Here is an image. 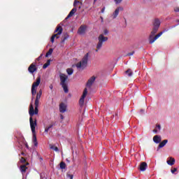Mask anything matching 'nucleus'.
<instances>
[{"instance_id": "obj_1", "label": "nucleus", "mask_w": 179, "mask_h": 179, "mask_svg": "<svg viewBox=\"0 0 179 179\" xmlns=\"http://www.w3.org/2000/svg\"><path fill=\"white\" fill-rule=\"evenodd\" d=\"M152 26V30L148 38L150 44H153V43H155V41L157 40V38H159V37H160L163 33L167 31V30H164L156 35V33L159 31V27H160V20H159V18H157L154 20Z\"/></svg>"}, {"instance_id": "obj_2", "label": "nucleus", "mask_w": 179, "mask_h": 179, "mask_svg": "<svg viewBox=\"0 0 179 179\" xmlns=\"http://www.w3.org/2000/svg\"><path fill=\"white\" fill-rule=\"evenodd\" d=\"M29 124L30 127L31 129V132H36V127H37V120L34 119L33 120V116L37 115L38 114V112L36 113V109H34V107L33 106V104H30L29 106Z\"/></svg>"}, {"instance_id": "obj_3", "label": "nucleus", "mask_w": 179, "mask_h": 179, "mask_svg": "<svg viewBox=\"0 0 179 179\" xmlns=\"http://www.w3.org/2000/svg\"><path fill=\"white\" fill-rule=\"evenodd\" d=\"M60 85L63 88L64 93H69V89H68V76L61 73L59 74Z\"/></svg>"}, {"instance_id": "obj_4", "label": "nucleus", "mask_w": 179, "mask_h": 179, "mask_svg": "<svg viewBox=\"0 0 179 179\" xmlns=\"http://www.w3.org/2000/svg\"><path fill=\"white\" fill-rule=\"evenodd\" d=\"M87 62H89V52L85 55L80 62L76 64L78 69H85L87 67Z\"/></svg>"}, {"instance_id": "obj_5", "label": "nucleus", "mask_w": 179, "mask_h": 179, "mask_svg": "<svg viewBox=\"0 0 179 179\" xmlns=\"http://www.w3.org/2000/svg\"><path fill=\"white\" fill-rule=\"evenodd\" d=\"M98 43L96 45V50H95L96 52H99V50L101 49V47H103V43H106V41H108V37L104 36L103 34H100L98 37Z\"/></svg>"}, {"instance_id": "obj_6", "label": "nucleus", "mask_w": 179, "mask_h": 179, "mask_svg": "<svg viewBox=\"0 0 179 179\" xmlns=\"http://www.w3.org/2000/svg\"><path fill=\"white\" fill-rule=\"evenodd\" d=\"M55 33H57L56 34H54L50 39L51 43H54V40H55V38H59V35L62 34V27L58 26L56 27V29L55 30Z\"/></svg>"}, {"instance_id": "obj_7", "label": "nucleus", "mask_w": 179, "mask_h": 179, "mask_svg": "<svg viewBox=\"0 0 179 179\" xmlns=\"http://www.w3.org/2000/svg\"><path fill=\"white\" fill-rule=\"evenodd\" d=\"M41 94H43V90H40L39 92L36 94V98L35 99V109L36 114L38 113V104L40 103V99H41Z\"/></svg>"}, {"instance_id": "obj_8", "label": "nucleus", "mask_w": 179, "mask_h": 179, "mask_svg": "<svg viewBox=\"0 0 179 179\" xmlns=\"http://www.w3.org/2000/svg\"><path fill=\"white\" fill-rule=\"evenodd\" d=\"M86 96H87V88H85L83 90V95L81 96L79 101L80 106H82L83 104H85V99L86 98Z\"/></svg>"}, {"instance_id": "obj_9", "label": "nucleus", "mask_w": 179, "mask_h": 179, "mask_svg": "<svg viewBox=\"0 0 179 179\" xmlns=\"http://www.w3.org/2000/svg\"><path fill=\"white\" fill-rule=\"evenodd\" d=\"M28 71L29 73H34L36 71H37V66H36V64H31L28 68Z\"/></svg>"}, {"instance_id": "obj_10", "label": "nucleus", "mask_w": 179, "mask_h": 179, "mask_svg": "<svg viewBox=\"0 0 179 179\" xmlns=\"http://www.w3.org/2000/svg\"><path fill=\"white\" fill-rule=\"evenodd\" d=\"M94 80H96V76H93L87 80V87H92L93 83H94Z\"/></svg>"}, {"instance_id": "obj_11", "label": "nucleus", "mask_w": 179, "mask_h": 179, "mask_svg": "<svg viewBox=\"0 0 179 179\" xmlns=\"http://www.w3.org/2000/svg\"><path fill=\"white\" fill-rule=\"evenodd\" d=\"M78 34H85L86 33V26L81 25L78 31Z\"/></svg>"}, {"instance_id": "obj_12", "label": "nucleus", "mask_w": 179, "mask_h": 179, "mask_svg": "<svg viewBox=\"0 0 179 179\" xmlns=\"http://www.w3.org/2000/svg\"><path fill=\"white\" fill-rule=\"evenodd\" d=\"M146 169H148V164L146 162H141L139 166L140 171H145Z\"/></svg>"}, {"instance_id": "obj_13", "label": "nucleus", "mask_w": 179, "mask_h": 179, "mask_svg": "<svg viewBox=\"0 0 179 179\" xmlns=\"http://www.w3.org/2000/svg\"><path fill=\"white\" fill-rule=\"evenodd\" d=\"M41 82V78L40 77H38L36 78V81L34 82L33 84H32V88L34 89H36V87H38V85H40V83Z\"/></svg>"}, {"instance_id": "obj_14", "label": "nucleus", "mask_w": 179, "mask_h": 179, "mask_svg": "<svg viewBox=\"0 0 179 179\" xmlns=\"http://www.w3.org/2000/svg\"><path fill=\"white\" fill-rule=\"evenodd\" d=\"M65 111H66V105L64 103H61L59 104V112L64 113Z\"/></svg>"}, {"instance_id": "obj_15", "label": "nucleus", "mask_w": 179, "mask_h": 179, "mask_svg": "<svg viewBox=\"0 0 179 179\" xmlns=\"http://www.w3.org/2000/svg\"><path fill=\"white\" fill-rule=\"evenodd\" d=\"M153 141L155 143H160L162 142V137L160 136L156 135L153 137Z\"/></svg>"}, {"instance_id": "obj_16", "label": "nucleus", "mask_w": 179, "mask_h": 179, "mask_svg": "<svg viewBox=\"0 0 179 179\" xmlns=\"http://www.w3.org/2000/svg\"><path fill=\"white\" fill-rule=\"evenodd\" d=\"M76 8H73L70 13H69V15H67V17H66V19H69V17H72V16H73V15H75V13H76Z\"/></svg>"}, {"instance_id": "obj_17", "label": "nucleus", "mask_w": 179, "mask_h": 179, "mask_svg": "<svg viewBox=\"0 0 179 179\" xmlns=\"http://www.w3.org/2000/svg\"><path fill=\"white\" fill-rule=\"evenodd\" d=\"M167 164L169 166H174V164L176 163V159L173 157H170L169 159L166 161Z\"/></svg>"}, {"instance_id": "obj_18", "label": "nucleus", "mask_w": 179, "mask_h": 179, "mask_svg": "<svg viewBox=\"0 0 179 179\" xmlns=\"http://www.w3.org/2000/svg\"><path fill=\"white\" fill-rule=\"evenodd\" d=\"M32 135H33L34 145V146H37V145H38V143H37V136L36 135V131L32 132Z\"/></svg>"}, {"instance_id": "obj_19", "label": "nucleus", "mask_w": 179, "mask_h": 179, "mask_svg": "<svg viewBox=\"0 0 179 179\" xmlns=\"http://www.w3.org/2000/svg\"><path fill=\"white\" fill-rule=\"evenodd\" d=\"M167 142H169V140H164L162 142H161L158 146L159 148H164L166 145L167 144Z\"/></svg>"}, {"instance_id": "obj_20", "label": "nucleus", "mask_w": 179, "mask_h": 179, "mask_svg": "<svg viewBox=\"0 0 179 179\" xmlns=\"http://www.w3.org/2000/svg\"><path fill=\"white\" fill-rule=\"evenodd\" d=\"M20 170L22 174H24V173H26V170H27V166H26V165H24V164L21 165Z\"/></svg>"}, {"instance_id": "obj_21", "label": "nucleus", "mask_w": 179, "mask_h": 179, "mask_svg": "<svg viewBox=\"0 0 179 179\" xmlns=\"http://www.w3.org/2000/svg\"><path fill=\"white\" fill-rule=\"evenodd\" d=\"M118 13H120V8H116L113 13V19H115L118 16Z\"/></svg>"}, {"instance_id": "obj_22", "label": "nucleus", "mask_w": 179, "mask_h": 179, "mask_svg": "<svg viewBox=\"0 0 179 179\" xmlns=\"http://www.w3.org/2000/svg\"><path fill=\"white\" fill-rule=\"evenodd\" d=\"M51 62V60L48 59L45 64H43V69H46V68H48L50 66V64Z\"/></svg>"}, {"instance_id": "obj_23", "label": "nucleus", "mask_w": 179, "mask_h": 179, "mask_svg": "<svg viewBox=\"0 0 179 179\" xmlns=\"http://www.w3.org/2000/svg\"><path fill=\"white\" fill-rule=\"evenodd\" d=\"M54 125V123H51L48 127H45V132H48V131H50V129H51V128H52Z\"/></svg>"}, {"instance_id": "obj_24", "label": "nucleus", "mask_w": 179, "mask_h": 179, "mask_svg": "<svg viewBox=\"0 0 179 179\" xmlns=\"http://www.w3.org/2000/svg\"><path fill=\"white\" fill-rule=\"evenodd\" d=\"M66 164H65V162H62L60 163V169H62V170H64L66 169Z\"/></svg>"}, {"instance_id": "obj_25", "label": "nucleus", "mask_w": 179, "mask_h": 179, "mask_svg": "<svg viewBox=\"0 0 179 179\" xmlns=\"http://www.w3.org/2000/svg\"><path fill=\"white\" fill-rule=\"evenodd\" d=\"M69 37V35L67 34H66L64 36V38H63V39L62 40L61 43H65V41H66V40H68Z\"/></svg>"}, {"instance_id": "obj_26", "label": "nucleus", "mask_w": 179, "mask_h": 179, "mask_svg": "<svg viewBox=\"0 0 179 179\" xmlns=\"http://www.w3.org/2000/svg\"><path fill=\"white\" fill-rule=\"evenodd\" d=\"M36 93H37V89L31 87V94H32V96H36Z\"/></svg>"}, {"instance_id": "obj_27", "label": "nucleus", "mask_w": 179, "mask_h": 179, "mask_svg": "<svg viewBox=\"0 0 179 179\" xmlns=\"http://www.w3.org/2000/svg\"><path fill=\"white\" fill-rule=\"evenodd\" d=\"M52 48H50L49 49V50L47 52L46 55H45V57H48L49 55H51L52 54Z\"/></svg>"}, {"instance_id": "obj_28", "label": "nucleus", "mask_w": 179, "mask_h": 179, "mask_svg": "<svg viewBox=\"0 0 179 179\" xmlns=\"http://www.w3.org/2000/svg\"><path fill=\"white\" fill-rule=\"evenodd\" d=\"M66 72L68 75H72L73 73V69H67Z\"/></svg>"}, {"instance_id": "obj_29", "label": "nucleus", "mask_w": 179, "mask_h": 179, "mask_svg": "<svg viewBox=\"0 0 179 179\" xmlns=\"http://www.w3.org/2000/svg\"><path fill=\"white\" fill-rule=\"evenodd\" d=\"M126 73H127V75H128V76H132V70L129 69L127 71H126Z\"/></svg>"}, {"instance_id": "obj_30", "label": "nucleus", "mask_w": 179, "mask_h": 179, "mask_svg": "<svg viewBox=\"0 0 179 179\" xmlns=\"http://www.w3.org/2000/svg\"><path fill=\"white\" fill-rule=\"evenodd\" d=\"M50 149H52V150H55V152H58V150H59L57 147H55L52 145H50Z\"/></svg>"}, {"instance_id": "obj_31", "label": "nucleus", "mask_w": 179, "mask_h": 179, "mask_svg": "<svg viewBox=\"0 0 179 179\" xmlns=\"http://www.w3.org/2000/svg\"><path fill=\"white\" fill-rule=\"evenodd\" d=\"M78 3H80V1H79L78 0H75L74 3H73V6L76 7V5H78Z\"/></svg>"}, {"instance_id": "obj_32", "label": "nucleus", "mask_w": 179, "mask_h": 179, "mask_svg": "<svg viewBox=\"0 0 179 179\" xmlns=\"http://www.w3.org/2000/svg\"><path fill=\"white\" fill-rule=\"evenodd\" d=\"M20 162L21 163H26V159H24V157H22Z\"/></svg>"}, {"instance_id": "obj_33", "label": "nucleus", "mask_w": 179, "mask_h": 179, "mask_svg": "<svg viewBox=\"0 0 179 179\" xmlns=\"http://www.w3.org/2000/svg\"><path fill=\"white\" fill-rule=\"evenodd\" d=\"M172 174H174L176 173V171H177V168H174L173 169L171 170Z\"/></svg>"}, {"instance_id": "obj_34", "label": "nucleus", "mask_w": 179, "mask_h": 179, "mask_svg": "<svg viewBox=\"0 0 179 179\" xmlns=\"http://www.w3.org/2000/svg\"><path fill=\"white\" fill-rule=\"evenodd\" d=\"M103 34H104L105 36H107V34H108V30L104 29V30H103Z\"/></svg>"}, {"instance_id": "obj_35", "label": "nucleus", "mask_w": 179, "mask_h": 179, "mask_svg": "<svg viewBox=\"0 0 179 179\" xmlns=\"http://www.w3.org/2000/svg\"><path fill=\"white\" fill-rule=\"evenodd\" d=\"M135 54V52H131L127 54V56L128 57H131V55H134Z\"/></svg>"}, {"instance_id": "obj_36", "label": "nucleus", "mask_w": 179, "mask_h": 179, "mask_svg": "<svg viewBox=\"0 0 179 179\" xmlns=\"http://www.w3.org/2000/svg\"><path fill=\"white\" fill-rule=\"evenodd\" d=\"M116 3H121L122 2V0H115Z\"/></svg>"}, {"instance_id": "obj_37", "label": "nucleus", "mask_w": 179, "mask_h": 179, "mask_svg": "<svg viewBox=\"0 0 179 179\" xmlns=\"http://www.w3.org/2000/svg\"><path fill=\"white\" fill-rule=\"evenodd\" d=\"M67 177L70 178V179H73V175H68Z\"/></svg>"}, {"instance_id": "obj_38", "label": "nucleus", "mask_w": 179, "mask_h": 179, "mask_svg": "<svg viewBox=\"0 0 179 179\" xmlns=\"http://www.w3.org/2000/svg\"><path fill=\"white\" fill-rule=\"evenodd\" d=\"M175 12H179V7H176L174 9Z\"/></svg>"}, {"instance_id": "obj_39", "label": "nucleus", "mask_w": 179, "mask_h": 179, "mask_svg": "<svg viewBox=\"0 0 179 179\" xmlns=\"http://www.w3.org/2000/svg\"><path fill=\"white\" fill-rule=\"evenodd\" d=\"M104 10H106V8H105V7H103V8L101 9V13H104Z\"/></svg>"}, {"instance_id": "obj_40", "label": "nucleus", "mask_w": 179, "mask_h": 179, "mask_svg": "<svg viewBox=\"0 0 179 179\" xmlns=\"http://www.w3.org/2000/svg\"><path fill=\"white\" fill-rule=\"evenodd\" d=\"M41 57H43V55H41V56H39V57L37 58V61H40V59H41Z\"/></svg>"}, {"instance_id": "obj_41", "label": "nucleus", "mask_w": 179, "mask_h": 179, "mask_svg": "<svg viewBox=\"0 0 179 179\" xmlns=\"http://www.w3.org/2000/svg\"><path fill=\"white\" fill-rule=\"evenodd\" d=\"M157 128H158V129H162L160 124H157Z\"/></svg>"}, {"instance_id": "obj_42", "label": "nucleus", "mask_w": 179, "mask_h": 179, "mask_svg": "<svg viewBox=\"0 0 179 179\" xmlns=\"http://www.w3.org/2000/svg\"><path fill=\"white\" fill-rule=\"evenodd\" d=\"M117 9H119V11H120V10H124V8H123L122 7H119V8H117Z\"/></svg>"}, {"instance_id": "obj_43", "label": "nucleus", "mask_w": 179, "mask_h": 179, "mask_svg": "<svg viewBox=\"0 0 179 179\" xmlns=\"http://www.w3.org/2000/svg\"><path fill=\"white\" fill-rule=\"evenodd\" d=\"M60 118H61V120H64V115H61Z\"/></svg>"}, {"instance_id": "obj_44", "label": "nucleus", "mask_w": 179, "mask_h": 179, "mask_svg": "<svg viewBox=\"0 0 179 179\" xmlns=\"http://www.w3.org/2000/svg\"><path fill=\"white\" fill-rule=\"evenodd\" d=\"M153 132H155V134H156V133H157V129H154Z\"/></svg>"}, {"instance_id": "obj_45", "label": "nucleus", "mask_w": 179, "mask_h": 179, "mask_svg": "<svg viewBox=\"0 0 179 179\" xmlns=\"http://www.w3.org/2000/svg\"><path fill=\"white\" fill-rule=\"evenodd\" d=\"M52 87H53L52 85H50V89L51 90H52Z\"/></svg>"}, {"instance_id": "obj_46", "label": "nucleus", "mask_w": 179, "mask_h": 179, "mask_svg": "<svg viewBox=\"0 0 179 179\" xmlns=\"http://www.w3.org/2000/svg\"><path fill=\"white\" fill-rule=\"evenodd\" d=\"M21 155H22V156H24V152H22Z\"/></svg>"}, {"instance_id": "obj_47", "label": "nucleus", "mask_w": 179, "mask_h": 179, "mask_svg": "<svg viewBox=\"0 0 179 179\" xmlns=\"http://www.w3.org/2000/svg\"><path fill=\"white\" fill-rule=\"evenodd\" d=\"M26 148H29V145L26 144Z\"/></svg>"}, {"instance_id": "obj_48", "label": "nucleus", "mask_w": 179, "mask_h": 179, "mask_svg": "<svg viewBox=\"0 0 179 179\" xmlns=\"http://www.w3.org/2000/svg\"><path fill=\"white\" fill-rule=\"evenodd\" d=\"M39 159H40V160H43V157H40Z\"/></svg>"}, {"instance_id": "obj_49", "label": "nucleus", "mask_w": 179, "mask_h": 179, "mask_svg": "<svg viewBox=\"0 0 179 179\" xmlns=\"http://www.w3.org/2000/svg\"><path fill=\"white\" fill-rule=\"evenodd\" d=\"M141 113H143V110H141Z\"/></svg>"}, {"instance_id": "obj_50", "label": "nucleus", "mask_w": 179, "mask_h": 179, "mask_svg": "<svg viewBox=\"0 0 179 179\" xmlns=\"http://www.w3.org/2000/svg\"><path fill=\"white\" fill-rule=\"evenodd\" d=\"M176 22H179V20H176Z\"/></svg>"}, {"instance_id": "obj_51", "label": "nucleus", "mask_w": 179, "mask_h": 179, "mask_svg": "<svg viewBox=\"0 0 179 179\" xmlns=\"http://www.w3.org/2000/svg\"><path fill=\"white\" fill-rule=\"evenodd\" d=\"M94 2H96V1H97V0H94Z\"/></svg>"}]
</instances>
